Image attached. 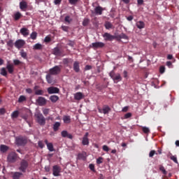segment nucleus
<instances>
[{"label": "nucleus", "instance_id": "nucleus-1", "mask_svg": "<svg viewBox=\"0 0 179 179\" xmlns=\"http://www.w3.org/2000/svg\"><path fill=\"white\" fill-rule=\"evenodd\" d=\"M27 143V138L23 136H18L15 138V145L17 146H24Z\"/></svg>", "mask_w": 179, "mask_h": 179}, {"label": "nucleus", "instance_id": "nucleus-2", "mask_svg": "<svg viewBox=\"0 0 179 179\" xmlns=\"http://www.w3.org/2000/svg\"><path fill=\"white\" fill-rule=\"evenodd\" d=\"M109 76L113 79L114 83H118V82H121L122 80V78H121V75L115 74L114 71H112L109 73Z\"/></svg>", "mask_w": 179, "mask_h": 179}, {"label": "nucleus", "instance_id": "nucleus-3", "mask_svg": "<svg viewBox=\"0 0 179 179\" xmlns=\"http://www.w3.org/2000/svg\"><path fill=\"white\" fill-rule=\"evenodd\" d=\"M27 167H29V162H27L26 159H22L20 163L18 170H20V171H22V173H26Z\"/></svg>", "mask_w": 179, "mask_h": 179}, {"label": "nucleus", "instance_id": "nucleus-4", "mask_svg": "<svg viewBox=\"0 0 179 179\" xmlns=\"http://www.w3.org/2000/svg\"><path fill=\"white\" fill-rule=\"evenodd\" d=\"M16 160H17V154L15 152H10L7 157V162L8 163H15Z\"/></svg>", "mask_w": 179, "mask_h": 179}, {"label": "nucleus", "instance_id": "nucleus-5", "mask_svg": "<svg viewBox=\"0 0 179 179\" xmlns=\"http://www.w3.org/2000/svg\"><path fill=\"white\" fill-rule=\"evenodd\" d=\"M49 73L50 75L57 76L61 73V66H55L49 69Z\"/></svg>", "mask_w": 179, "mask_h": 179}, {"label": "nucleus", "instance_id": "nucleus-6", "mask_svg": "<svg viewBox=\"0 0 179 179\" xmlns=\"http://www.w3.org/2000/svg\"><path fill=\"white\" fill-rule=\"evenodd\" d=\"M26 45V41L23 39H18L14 43V45L15 48H17V50H20V48H23L24 45Z\"/></svg>", "mask_w": 179, "mask_h": 179}, {"label": "nucleus", "instance_id": "nucleus-7", "mask_svg": "<svg viewBox=\"0 0 179 179\" xmlns=\"http://www.w3.org/2000/svg\"><path fill=\"white\" fill-rule=\"evenodd\" d=\"M37 118V122L39 125H45V117L41 113H38L36 115Z\"/></svg>", "mask_w": 179, "mask_h": 179}, {"label": "nucleus", "instance_id": "nucleus-8", "mask_svg": "<svg viewBox=\"0 0 179 179\" xmlns=\"http://www.w3.org/2000/svg\"><path fill=\"white\" fill-rule=\"evenodd\" d=\"M52 174L55 177H59V173H61V167L58 165H55L52 167Z\"/></svg>", "mask_w": 179, "mask_h": 179}, {"label": "nucleus", "instance_id": "nucleus-9", "mask_svg": "<svg viewBox=\"0 0 179 179\" xmlns=\"http://www.w3.org/2000/svg\"><path fill=\"white\" fill-rule=\"evenodd\" d=\"M48 93L49 94H55L59 93V89L57 87H50L48 88Z\"/></svg>", "mask_w": 179, "mask_h": 179}, {"label": "nucleus", "instance_id": "nucleus-10", "mask_svg": "<svg viewBox=\"0 0 179 179\" xmlns=\"http://www.w3.org/2000/svg\"><path fill=\"white\" fill-rule=\"evenodd\" d=\"M103 37L104 38V40L106 41H113V40H115V36H113L111 35L109 33H107L106 32L103 35Z\"/></svg>", "mask_w": 179, "mask_h": 179}, {"label": "nucleus", "instance_id": "nucleus-11", "mask_svg": "<svg viewBox=\"0 0 179 179\" xmlns=\"http://www.w3.org/2000/svg\"><path fill=\"white\" fill-rule=\"evenodd\" d=\"M36 103H37L40 106H45V104H47V99H45V98H44V97H43V96H39V97L36 99Z\"/></svg>", "mask_w": 179, "mask_h": 179}, {"label": "nucleus", "instance_id": "nucleus-12", "mask_svg": "<svg viewBox=\"0 0 179 179\" xmlns=\"http://www.w3.org/2000/svg\"><path fill=\"white\" fill-rule=\"evenodd\" d=\"M104 8L101 7V6H97L94 8V12L95 15H103V11L104 10Z\"/></svg>", "mask_w": 179, "mask_h": 179}, {"label": "nucleus", "instance_id": "nucleus-13", "mask_svg": "<svg viewBox=\"0 0 179 179\" xmlns=\"http://www.w3.org/2000/svg\"><path fill=\"white\" fill-rule=\"evenodd\" d=\"M106 44L103 42H95L92 43V48L97 49V48H103Z\"/></svg>", "mask_w": 179, "mask_h": 179}, {"label": "nucleus", "instance_id": "nucleus-14", "mask_svg": "<svg viewBox=\"0 0 179 179\" xmlns=\"http://www.w3.org/2000/svg\"><path fill=\"white\" fill-rule=\"evenodd\" d=\"M89 133H85V134L84 135L83 138V141H82V145H83V146H87L89 145Z\"/></svg>", "mask_w": 179, "mask_h": 179}, {"label": "nucleus", "instance_id": "nucleus-15", "mask_svg": "<svg viewBox=\"0 0 179 179\" xmlns=\"http://www.w3.org/2000/svg\"><path fill=\"white\" fill-rule=\"evenodd\" d=\"M61 135L62 138H68L69 139H73V136L72 134L68 133V131L64 130L61 132Z\"/></svg>", "mask_w": 179, "mask_h": 179}, {"label": "nucleus", "instance_id": "nucleus-16", "mask_svg": "<svg viewBox=\"0 0 179 179\" xmlns=\"http://www.w3.org/2000/svg\"><path fill=\"white\" fill-rule=\"evenodd\" d=\"M74 99L79 101L83 99H85V95L82 92H76L74 94Z\"/></svg>", "mask_w": 179, "mask_h": 179}, {"label": "nucleus", "instance_id": "nucleus-17", "mask_svg": "<svg viewBox=\"0 0 179 179\" xmlns=\"http://www.w3.org/2000/svg\"><path fill=\"white\" fill-rule=\"evenodd\" d=\"M45 143L47 145V148L50 152H55V150L54 149V145L52 144V143H48V140H45Z\"/></svg>", "mask_w": 179, "mask_h": 179}, {"label": "nucleus", "instance_id": "nucleus-18", "mask_svg": "<svg viewBox=\"0 0 179 179\" xmlns=\"http://www.w3.org/2000/svg\"><path fill=\"white\" fill-rule=\"evenodd\" d=\"M136 26L137 29L142 30V29H145V27L146 26V24H145V22H143V21H137L136 22Z\"/></svg>", "mask_w": 179, "mask_h": 179}, {"label": "nucleus", "instance_id": "nucleus-19", "mask_svg": "<svg viewBox=\"0 0 179 179\" xmlns=\"http://www.w3.org/2000/svg\"><path fill=\"white\" fill-rule=\"evenodd\" d=\"M52 54H53L54 55H56L57 57H61V55H62V51H61V50H59V48L55 47V48L53 49Z\"/></svg>", "mask_w": 179, "mask_h": 179}, {"label": "nucleus", "instance_id": "nucleus-20", "mask_svg": "<svg viewBox=\"0 0 179 179\" xmlns=\"http://www.w3.org/2000/svg\"><path fill=\"white\" fill-rule=\"evenodd\" d=\"M23 176V173L22 172H13L12 173V177L13 179H20V177Z\"/></svg>", "mask_w": 179, "mask_h": 179}, {"label": "nucleus", "instance_id": "nucleus-21", "mask_svg": "<svg viewBox=\"0 0 179 179\" xmlns=\"http://www.w3.org/2000/svg\"><path fill=\"white\" fill-rule=\"evenodd\" d=\"M6 69L8 70V73H13L15 71V68L13 67V64H8L6 65Z\"/></svg>", "mask_w": 179, "mask_h": 179}, {"label": "nucleus", "instance_id": "nucleus-22", "mask_svg": "<svg viewBox=\"0 0 179 179\" xmlns=\"http://www.w3.org/2000/svg\"><path fill=\"white\" fill-rule=\"evenodd\" d=\"M20 31L24 37H27L29 34V29H27V28H22Z\"/></svg>", "mask_w": 179, "mask_h": 179}, {"label": "nucleus", "instance_id": "nucleus-23", "mask_svg": "<svg viewBox=\"0 0 179 179\" xmlns=\"http://www.w3.org/2000/svg\"><path fill=\"white\" fill-rule=\"evenodd\" d=\"M20 8L22 10H26L27 9V2L22 1L20 3Z\"/></svg>", "mask_w": 179, "mask_h": 179}, {"label": "nucleus", "instance_id": "nucleus-24", "mask_svg": "<svg viewBox=\"0 0 179 179\" xmlns=\"http://www.w3.org/2000/svg\"><path fill=\"white\" fill-rule=\"evenodd\" d=\"M72 62H73V60L72 59H63V64L64 65H66V66H69V64H72Z\"/></svg>", "mask_w": 179, "mask_h": 179}, {"label": "nucleus", "instance_id": "nucleus-25", "mask_svg": "<svg viewBox=\"0 0 179 179\" xmlns=\"http://www.w3.org/2000/svg\"><path fill=\"white\" fill-rule=\"evenodd\" d=\"M52 74H51L50 73L46 75V80H47L48 83H49V84H51L54 82V78H52Z\"/></svg>", "mask_w": 179, "mask_h": 179}, {"label": "nucleus", "instance_id": "nucleus-26", "mask_svg": "<svg viewBox=\"0 0 179 179\" xmlns=\"http://www.w3.org/2000/svg\"><path fill=\"white\" fill-rule=\"evenodd\" d=\"M73 70L77 73L80 71V66H79V62H75L73 63Z\"/></svg>", "mask_w": 179, "mask_h": 179}, {"label": "nucleus", "instance_id": "nucleus-27", "mask_svg": "<svg viewBox=\"0 0 179 179\" xmlns=\"http://www.w3.org/2000/svg\"><path fill=\"white\" fill-rule=\"evenodd\" d=\"M0 150L2 152V153H6V152L9 150V147L8 145H1Z\"/></svg>", "mask_w": 179, "mask_h": 179}, {"label": "nucleus", "instance_id": "nucleus-28", "mask_svg": "<svg viewBox=\"0 0 179 179\" xmlns=\"http://www.w3.org/2000/svg\"><path fill=\"white\" fill-rule=\"evenodd\" d=\"M50 100L52 103H57L59 100V96L57 95H52L50 96Z\"/></svg>", "mask_w": 179, "mask_h": 179}, {"label": "nucleus", "instance_id": "nucleus-29", "mask_svg": "<svg viewBox=\"0 0 179 179\" xmlns=\"http://www.w3.org/2000/svg\"><path fill=\"white\" fill-rule=\"evenodd\" d=\"M103 114H108L111 111V108L108 106H105L102 108Z\"/></svg>", "mask_w": 179, "mask_h": 179}, {"label": "nucleus", "instance_id": "nucleus-30", "mask_svg": "<svg viewBox=\"0 0 179 179\" xmlns=\"http://www.w3.org/2000/svg\"><path fill=\"white\" fill-rule=\"evenodd\" d=\"M104 27L107 30H110V29H113V25L111 22L106 21L104 24Z\"/></svg>", "mask_w": 179, "mask_h": 179}, {"label": "nucleus", "instance_id": "nucleus-31", "mask_svg": "<svg viewBox=\"0 0 179 179\" xmlns=\"http://www.w3.org/2000/svg\"><path fill=\"white\" fill-rule=\"evenodd\" d=\"M59 127H61V123H59V122H56L53 124V131H55V132H57V131L59 129Z\"/></svg>", "mask_w": 179, "mask_h": 179}, {"label": "nucleus", "instance_id": "nucleus-32", "mask_svg": "<svg viewBox=\"0 0 179 179\" xmlns=\"http://www.w3.org/2000/svg\"><path fill=\"white\" fill-rule=\"evenodd\" d=\"M63 121L65 124H70L71 122V116L65 115L63 117Z\"/></svg>", "mask_w": 179, "mask_h": 179}, {"label": "nucleus", "instance_id": "nucleus-33", "mask_svg": "<svg viewBox=\"0 0 179 179\" xmlns=\"http://www.w3.org/2000/svg\"><path fill=\"white\" fill-rule=\"evenodd\" d=\"M20 55H21L22 58H24V59H27V52H24V50L22 49L20 51Z\"/></svg>", "mask_w": 179, "mask_h": 179}, {"label": "nucleus", "instance_id": "nucleus-34", "mask_svg": "<svg viewBox=\"0 0 179 179\" xmlns=\"http://www.w3.org/2000/svg\"><path fill=\"white\" fill-rule=\"evenodd\" d=\"M7 46H8L10 48H13V45H15V43L13 42V40L9 39L6 41Z\"/></svg>", "mask_w": 179, "mask_h": 179}, {"label": "nucleus", "instance_id": "nucleus-35", "mask_svg": "<svg viewBox=\"0 0 179 179\" xmlns=\"http://www.w3.org/2000/svg\"><path fill=\"white\" fill-rule=\"evenodd\" d=\"M0 73L2 76H8V71H6V69L5 67L1 69Z\"/></svg>", "mask_w": 179, "mask_h": 179}, {"label": "nucleus", "instance_id": "nucleus-36", "mask_svg": "<svg viewBox=\"0 0 179 179\" xmlns=\"http://www.w3.org/2000/svg\"><path fill=\"white\" fill-rule=\"evenodd\" d=\"M33 50H43V45L36 43L33 46Z\"/></svg>", "mask_w": 179, "mask_h": 179}, {"label": "nucleus", "instance_id": "nucleus-37", "mask_svg": "<svg viewBox=\"0 0 179 179\" xmlns=\"http://www.w3.org/2000/svg\"><path fill=\"white\" fill-rule=\"evenodd\" d=\"M90 23V20L89 18H85L83 21V26L86 27Z\"/></svg>", "mask_w": 179, "mask_h": 179}, {"label": "nucleus", "instance_id": "nucleus-38", "mask_svg": "<svg viewBox=\"0 0 179 179\" xmlns=\"http://www.w3.org/2000/svg\"><path fill=\"white\" fill-rule=\"evenodd\" d=\"M35 94L36 96H43V94H44V91L43 90H35Z\"/></svg>", "mask_w": 179, "mask_h": 179}, {"label": "nucleus", "instance_id": "nucleus-39", "mask_svg": "<svg viewBox=\"0 0 179 179\" xmlns=\"http://www.w3.org/2000/svg\"><path fill=\"white\" fill-rule=\"evenodd\" d=\"M27 99L24 96V95L20 96L18 99V103H23V101H26Z\"/></svg>", "mask_w": 179, "mask_h": 179}, {"label": "nucleus", "instance_id": "nucleus-40", "mask_svg": "<svg viewBox=\"0 0 179 179\" xmlns=\"http://www.w3.org/2000/svg\"><path fill=\"white\" fill-rule=\"evenodd\" d=\"M18 117H19V111L18 110H15L11 114V118H17Z\"/></svg>", "mask_w": 179, "mask_h": 179}, {"label": "nucleus", "instance_id": "nucleus-41", "mask_svg": "<svg viewBox=\"0 0 179 179\" xmlns=\"http://www.w3.org/2000/svg\"><path fill=\"white\" fill-rule=\"evenodd\" d=\"M21 17H22V13H20V12H17L14 15L15 20H19V19H20Z\"/></svg>", "mask_w": 179, "mask_h": 179}, {"label": "nucleus", "instance_id": "nucleus-42", "mask_svg": "<svg viewBox=\"0 0 179 179\" xmlns=\"http://www.w3.org/2000/svg\"><path fill=\"white\" fill-rule=\"evenodd\" d=\"M159 170H160V171L162 172L164 176H167V171H166V169H164V166H163L162 165H160Z\"/></svg>", "mask_w": 179, "mask_h": 179}, {"label": "nucleus", "instance_id": "nucleus-43", "mask_svg": "<svg viewBox=\"0 0 179 179\" xmlns=\"http://www.w3.org/2000/svg\"><path fill=\"white\" fill-rule=\"evenodd\" d=\"M31 40H36L37 38V32L33 31L30 35Z\"/></svg>", "mask_w": 179, "mask_h": 179}, {"label": "nucleus", "instance_id": "nucleus-44", "mask_svg": "<svg viewBox=\"0 0 179 179\" xmlns=\"http://www.w3.org/2000/svg\"><path fill=\"white\" fill-rule=\"evenodd\" d=\"M170 159H171V160L174 162V163H176V164H178V161L177 160V157L176 156H174V155L171 154Z\"/></svg>", "mask_w": 179, "mask_h": 179}, {"label": "nucleus", "instance_id": "nucleus-45", "mask_svg": "<svg viewBox=\"0 0 179 179\" xmlns=\"http://www.w3.org/2000/svg\"><path fill=\"white\" fill-rule=\"evenodd\" d=\"M132 117L131 113H127L124 115V120H128V118H131Z\"/></svg>", "mask_w": 179, "mask_h": 179}, {"label": "nucleus", "instance_id": "nucleus-46", "mask_svg": "<svg viewBox=\"0 0 179 179\" xmlns=\"http://www.w3.org/2000/svg\"><path fill=\"white\" fill-rule=\"evenodd\" d=\"M142 131H143V132H144V134H149V132H150V130L149 129V128H148L146 127H143L142 128Z\"/></svg>", "mask_w": 179, "mask_h": 179}, {"label": "nucleus", "instance_id": "nucleus-47", "mask_svg": "<svg viewBox=\"0 0 179 179\" xmlns=\"http://www.w3.org/2000/svg\"><path fill=\"white\" fill-rule=\"evenodd\" d=\"M155 155H157V153H156V151L155 150H152L149 153V157H153Z\"/></svg>", "mask_w": 179, "mask_h": 179}, {"label": "nucleus", "instance_id": "nucleus-48", "mask_svg": "<svg viewBox=\"0 0 179 179\" xmlns=\"http://www.w3.org/2000/svg\"><path fill=\"white\" fill-rule=\"evenodd\" d=\"M90 169L91 171H93L94 173H96V169H94V164H90L89 165Z\"/></svg>", "mask_w": 179, "mask_h": 179}, {"label": "nucleus", "instance_id": "nucleus-49", "mask_svg": "<svg viewBox=\"0 0 179 179\" xmlns=\"http://www.w3.org/2000/svg\"><path fill=\"white\" fill-rule=\"evenodd\" d=\"M165 71H166V67H164V66H161L159 67V73H164Z\"/></svg>", "mask_w": 179, "mask_h": 179}, {"label": "nucleus", "instance_id": "nucleus-50", "mask_svg": "<svg viewBox=\"0 0 179 179\" xmlns=\"http://www.w3.org/2000/svg\"><path fill=\"white\" fill-rule=\"evenodd\" d=\"M79 0H69V2L71 5H76Z\"/></svg>", "mask_w": 179, "mask_h": 179}, {"label": "nucleus", "instance_id": "nucleus-51", "mask_svg": "<svg viewBox=\"0 0 179 179\" xmlns=\"http://www.w3.org/2000/svg\"><path fill=\"white\" fill-rule=\"evenodd\" d=\"M43 113L44 115L47 116V115H48V113H50V109L45 108V109H43Z\"/></svg>", "mask_w": 179, "mask_h": 179}, {"label": "nucleus", "instance_id": "nucleus-52", "mask_svg": "<svg viewBox=\"0 0 179 179\" xmlns=\"http://www.w3.org/2000/svg\"><path fill=\"white\" fill-rule=\"evenodd\" d=\"M62 29L63 30V31H69V27H67V26H65V25H62Z\"/></svg>", "mask_w": 179, "mask_h": 179}, {"label": "nucleus", "instance_id": "nucleus-53", "mask_svg": "<svg viewBox=\"0 0 179 179\" xmlns=\"http://www.w3.org/2000/svg\"><path fill=\"white\" fill-rule=\"evenodd\" d=\"M101 163H103V157H99L96 159V164H101Z\"/></svg>", "mask_w": 179, "mask_h": 179}, {"label": "nucleus", "instance_id": "nucleus-54", "mask_svg": "<svg viewBox=\"0 0 179 179\" xmlns=\"http://www.w3.org/2000/svg\"><path fill=\"white\" fill-rule=\"evenodd\" d=\"M119 37L120 38H124V40H127V38H128V36L125 34H121Z\"/></svg>", "mask_w": 179, "mask_h": 179}, {"label": "nucleus", "instance_id": "nucleus-55", "mask_svg": "<svg viewBox=\"0 0 179 179\" xmlns=\"http://www.w3.org/2000/svg\"><path fill=\"white\" fill-rule=\"evenodd\" d=\"M67 45H69L70 47H74L75 46V42L72 41H69Z\"/></svg>", "mask_w": 179, "mask_h": 179}, {"label": "nucleus", "instance_id": "nucleus-56", "mask_svg": "<svg viewBox=\"0 0 179 179\" xmlns=\"http://www.w3.org/2000/svg\"><path fill=\"white\" fill-rule=\"evenodd\" d=\"M45 43H50L51 41V37L45 36L44 39Z\"/></svg>", "mask_w": 179, "mask_h": 179}, {"label": "nucleus", "instance_id": "nucleus-57", "mask_svg": "<svg viewBox=\"0 0 179 179\" xmlns=\"http://www.w3.org/2000/svg\"><path fill=\"white\" fill-rule=\"evenodd\" d=\"M38 145L39 148H41V149H43V148H44V143H43V141H38Z\"/></svg>", "mask_w": 179, "mask_h": 179}, {"label": "nucleus", "instance_id": "nucleus-58", "mask_svg": "<svg viewBox=\"0 0 179 179\" xmlns=\"http://www.w3.org/2000/svg\"><path fill=\"white\" fill-rule=\"evenodd\" d=\"M64 20L67 23H71V17L69 16H68V15L65 17Z\"/></svg>", "mask_w": 179, "mask_h": 179}, {"label": "nucleus", "instance_id": "nucleus-59", "mask_svg": "<svg viewBox=\"0 0 179 179\" xmlns=\"http://www.w3.org/2000/svg\"><path fill=\"white\" fill-rule=\"evenodd\" d=\"M62 2V0H55L54 1L55 5H61Z\"/></svg>", "mask_w": 179, "mask_h": 179}, {"label": "nucleus", "instance_id": "nucleus-60", "mask_svg": "<svg viewBox=\"0 0 179 179\" xmlns=\"http://www.w3.org/2000/svg\"><path fill=\"white\" fill-rule=\"evenodd\" d=\"M102 149L104 150V152H108V150H110V148H108V146L107 145H103Z\"/></svg>", "mask_w": 179, "mask_h": 179}, {"label": "nucleus", "instance_id": "nucleus-61", "mask_svg": "<svg viewBox=\"0 0 179 179\" xmlns=\"http://www.w3.org/2000/svg\"><path fill=\"white\" fill-rule=\"evenodd\" d=\"M5 113H6V110H5V108H0V114L1 115H3V114H5Z\"/></svg>", "mask_w": 179, "mask_h": 179}, {"label": "nucleus", "instance_id": "nucleus-62", "mask_svg": "<svg viewBox=\"0 0 179 179\" xmlns=\"http://www.w3.org/2000/svg\"><path fill=\"white\" fill-rule=\"evenodd\" d=\"M129 108V107H128V106L124 107L122 110V113H127V111H128Z\"/></svg>", "mask_w": 179, "mask_h": 179}, {"label": "nucleus", "instance_id": "nucleus-63", "mask_svg": "<svg viewBox=\"0 0 179 179\" xmlns=\"http://www.w3.org/2000/svg\"><path fill=\"white\" fill-rule=\"evenodd\" d=\"M90 69H92V66L90 65L85 66V71H90Z\"/></svg>", "mask_w": 179, "mask_h": 179}, {"label": "nucleus", "instance_id": "nucleus-64", "mask_svg": "<svg viewBox=\"0 0 179 179\" xmlns=\"http://www.w3.org/2000/svg\"><path fill=\"white\" fill-rule=\"evenodd\" d=\"M15 65H20V61L17 59H15L13 61Z\"/></svg>", "mask_w": 179, "mask_h": 179}]
</instances>
